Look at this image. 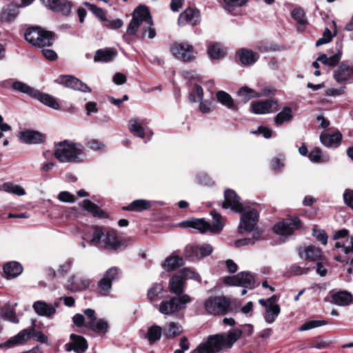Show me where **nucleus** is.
I'll list each match as a JSON object with an SVG mask.
<instances>
[{
	"instance_id": "obj_1",
	"label": "nucleus",
	"mask_w": 353,
	"mask_h": 353,
	"mask_svg": "<svg viewBox=\"0 0 353 353\" xmlns=\"http://www.w3.org/2000/svg\"><path fill=\"white\" fill-rule=\"evenodd\" d=\"M242 330L234 329L227 334H216L210 336L207 341L200 344L194 352L198 353H216L223 348H230L242 336Z\"/></svg>"
},
{
	"instance_id": "obj_2",
	"label": "nucleus",
	"mask_w": 353,
	"mask_h": 353,
	"mask_svg": "<svg viewBox=\"0 0 353 353\" xmlns=\"http://www.w3.org/2000/svg\"><path fill=\"white\" fill-rule=\"evenodd\" d=\"M83 146L67 140L55 145L54 155L61 163H77L82 161Z\"/></svg>"
},
{
	"instance_id": "obj_3",
	"label": "nucleus",
	"mask_w": 353,
	"mask_h": 353,
	"mask_svg": "<svg viewBox=\"0 0 353 353\" xmlns=\"http://www.w3.org/2000/svg\"><path fill=\"white\" fill-rule=\"evenodd\" d=\"M25 39L33 46L41 49L52 46L54 36L52 32L38 27H32L27 30Z\"/></svg>"
},
{
	"instance_id": "obj_4",
	"label": "nucleus",
	"mask_w": 353,
	"mask_h": 353,
	"mask_svg": "<svg viewBox=\"0 0 353 353\" xmlns=\"http://www.w3.org/2000/svg\"><path fill=\"white\" fill-rule=\"evenodd\" d=\"M41 343H46L48 337L41 332L37 331L34 329H25L17 335L10 337L5 343L1 344V347L11 348L18 345H23L28 342L30 338Z\"/></svg>"
},
{
	"instance_id": "obj_5",
	"label": "nucleus",
	"mask_w": 353,
	"mask_h": 353,
	"mask_svg": "<svg viewBox=\"0 0 353 353\" xmlns=\"http://www.w3.org/2000/svg\"><path fill=\"white\" fill-rule=\"evenodd\" d=\"M191 301V297L186 294H182L180 296H172L160 303L159 305V311L163 315L173 316L179 311L185 309L186 305Z\"/></svg>"
},
{
	"instance_id": "obj_6",
	"label": "nucleus",
	"mask_w": 353,
	"mask_h": 353,
	"mask_svg": "<svg viewBox=\"0 0 353 353\" xmlns=\"http://www.w3.org/2000/svg\"><path fill=\"white\" fill-rule=\"evenodd\" d=\"M143 22L146 25L153 26L152 16L148 8L144 6H139L132 12V18L127 27V34L131 36L134 35Z\"/></svg>"
},
{
	"instance_id": "obj_7",
	"label": "nucleus",
	"mask_w": 353,
	"mask_h": 353,
	"mask_svg": "<svg viewBox=\"0 0 353 353\" xmlns=\"http://www.w3.org/2000/svg\"><path fill=\"white\" fill-rule=\"evenodd\" d=\"M186 279L200 280L199 274L189 268H183L173 275L170 281V292L176 296L182 295Z\"/></svg>"
},
{
	"instance_id": "obj_8",
	"label": "nucleus",
	"mask_w": 353,
	"mask_h": 353,
	"mask_svg": "<svg viewBox=\"0 0 353 353\" xmlns=\"http://www.w3.org/2000/svg\"><path fill=\"white\" fill-rule=\"evenodd\" d=\"M203 306L208 314L223 315L228 312L230 302L223 296H211L204 301Z\"/></svg>"
},
{
	"instance_id": "obj_9",
	"label": "nucleus",
	"mask_w": 353,
	"mask_h": 353,
	"mask_svg": "<svg viewBox=\"0 0 353 353\" xmlns=\"http://www.w3.org/2000/svg\"><path fill=\"white\" fill-rule=\"evenodd\" d=\"M170 52L173 56L184 62L193 61L196 52L194 47L188 43H174L170 46Z\"/></svg>"
},
{
	"instance_id": "obj_10",
	"label": "nucleus",
	"mask_w": 353,
	"mask_h": 353,
	"mask_svg": "<svg viewBox=\"0 0 353 353\" xmlns=\"http://www.w3.org/2000/svg\"><path fill=\"white\" fill-rule=\"evenodd\" d=\"M224 283L228 285L242 286L250 289H253L255 287L254 276L247 272H242L235 276L225 277Z\"/></svg>"
},
{
	"instance_id": "obj_11",
	"label": "nucleus",
	"mask_w": 353,
	"mask_h": 353,
	"mask_svg": "<svg viewBox=\"0 0 353 353\" xmlns=\"http://www.w3.org/2000/svg\"><path fill=\"white\" fill-rule=\"evenodd\" d=\"M349 232L346 229H342L336 232L333 239L337 241L335 243L336 248H341L345 254L353 253V236H349Z\"/></svg>"
},
{
	"instance_id": "obj_12",
	"label": "nucleus",
	"mask_w": 353,
	"mask_h": 353,
	"mask_svg": "<svg viewBox=\"0 0 353 353\" xmlns=\"http://www.w3.org/2000/svg\"><path fill=\"white\" fill-rule=\"evenodd\" d=\"M241 218V223L239 230L241 232L243 231L252 232L255 228L258 222V213L254 209L247 208L244 207Z\"/></svg>"
},
{
	"instance_id": "obj_13",
	"label": "nucleus",
	"mask_w": 353,
	"mask_h": 353,
	"mask_svg": "<svg viewBox=\"0 0 353 353\" xmlns=\"http://www.w3.org/2000/svg\"><path fill=\"white\" fill-rule=\"evenodd\" d=\"M300 226V220L297 217H292L279 222L274 225V230L281 236H289Z\"/></svg>"
},
{
	"instance_id": "obj_14",
	"label": "nucleus",
	"mask_w": 353,
	"mask_h": 353,
	"mask_svg": "<svg viewBox=\"0 0 353 353\" xmlns=\"http://www.w3.org/2000/svg\"><path fill=\"white\" fill-rule=\"evenodd\" d=\"M88 348L86 339L80 335L71 334L70 341L65 344L64 349L66 352L74 351L75 353H84Z\"/></svg>"
},
{
	"instance_id": "obj_15",
	"label": "nucleus",
	"mask_w": 353,
	"mask_h": 353,
	"mask_svg": "<svg viewBox=\"0 0 353 353\" xmlns=\"http://www.w3.org/2000/svg\"><path fill=\"white\" fill-rule=\"evenodd\" d=\"M223 208H230L236 212H243L244 205L240 202V198L234 191L227 190L224 193V201L222 204Z\"/></svg>"
},
{
	"instance_id": "obj_16",
	"label": "nucleus",
	"mask_w": 353,
	"mask_h": 353,
	"mask_svg": "<svg viewBox=\"0 0 353 353\" xmlns=\"http://www.w3.org/2000/svg\"><path fill=\"white\" fill-rule=\"evenodd\" d=\"M279 104L274 100L257 101L251 104V110L256 114H265L276 112Z\"/></svg>"
},
{
	"instance_id": "obj_17",
	"label": "nucleus",
	"mask_w": 353,
	"mask_h": 353,
	"mask_svg": "<svg viewBox=\"0 0 353 353\" xmlns=\"http://www.w3.org/2000/svg\"><path fill=\"white\" fill-rule=\"evenodd\" d=\"M118 275V270L115 268L108 270L103 275V277L99 281L98 286L100 292L103 295H107L112 288V282Z\"/></svg>"
},
{
	"instance_id": "obj_18",
	"label": "nucleus",
	"mask_w": 353,
	"mask_h": 353,
	"mask_svg": "<svg viewBox=\"0 0 353 353\" xmlns=\"http://www.w3.org/2000/svg\"><path fill=\"white\" fill-rule=\"evenodd\" d=\"M213 251V248L210 244L203 245H188L185 248V255L188 257L202 258L209 256Z\"/></svg>"
},
{
	"instance_id": "obj_19",
	"label": "nucleus",
	"mask_w": 353,
	"mask_h": 353,
	"mask_svg": "<svg viewBox=\"0 0 353 353\" xmlns=\"http://www.w3.org/2000/svg\"><path fill=\"white\" fill-rule=\"evenodd\" d=\"M200 21V14L197 10L187 8L183 12L178 19V24L184 26L189 24L190 26H196Z\"/></svg>"
},
{
	"instance_id": "obj_20",
	"label": "nucleus",
	"mask_w": 353,
	"mask_h": 353,
	"mask_svg": "<svg viewBox=\"0 0 353 353\" xmlns=\"http://www.w3.org/2000/svg\"><path fill=\"white\" fill-rule=\"evenodd\" d=\"M353 75V66L351 68L345 63L342 62L334 70L333 77L339 83L347 81Z\"/></svg>"
},
{
	"instance_id": "obj_21",
	"label": "nucleus",
	"mask_w": 353,
	"mask_h": 353,
	"mask_svg": "<svg viewBox=\"0 0 353 353\" xmlns=\"http://www.w3.org/2000/svg\"><path fill=\"white\" fill-rule=\"evenodd\" d=\"M61 82L65 87L73 90L81 92H91V89L86 84L72 76L65 75L61 77Z\"/></svg>"
},
{
	"instance_id": "obj_22",
	"label": "nucleus",
	"mask_w": 353,
	"mask_h": 353,
	"mask_svg": "<svg viewBox=\"0 0 353 353\" xmlns=\"http://www.w3.org/2000/svg\"><path fill=\"white\" fill-rule=\"evenodd\" d=\"M299 254L303 259L309 260L310 261H318L322 257L321 250L314 245H308L300 248Z\"/></svg>"
},
{
	"instance_id": "obj_23",
	"label": "nucleus",
	"mask_w": 353,
	"mask_h": 353,
	"mask_svg": "<svg viewBox=\"0 0 353 353\" xmlns=\"http://www.w3.org/2000/svg\"><path fill=\"white\" fill-rule=\"evenodd\" d=\"M50 9L68 15L71 11V3L68 0H41Z\"/></svg>"
},
{
	"instance_id": "obj_24",
	"label": "nucleus",
	"mask_w": 353,
	"mask_h": 353,
	"mask_svg": "<svg viewBox=\"0 0 353 353\" xmlns=\"http://www.w3.org/2000/svg\"><path fill=\"white\" fill-rule=\"evenodd\" d=\"M19 137L23 142L28 144L42 143L45 138L41 133L34 130L21 132L19 133Z\"/></svg>"
},
{
	"instance_id": "obj_25",
	"label": "nucleus",
	"mask_w": 353,
	"mask_h": 353,
	"mask_svg": "<svg viewBox=\"0 0 353 353\" xmlns=\"http://www.w3.org/2000/svg\"><path fill=\"white\" fill-rule=\"evenodd\" d=\"M342 139V134L339 131H336L332 134L322 133L320 135V140L323 145L326 147L336 148L339 145Z\"/></svg>"
},
{
	"instance_id": "obj_26",
	"label": "nucleus",
	"mask_w": 353,
	"mask_h": 353,
	"mask_svg": "<svg viewBox=\"0 0 353 353\" xmlns=\"http://www.w3.org/2000/svg\"><path fill=\"white\" fill-rule=\"evenodd\" d=\"M32 307L34 312L39 316L50 317L55 314L54 307L48 304L45 301H36Z\"/></svg>"
},
{
	"instance_id": "obj_27",
	"label": "nucleus",
	"mask_w": 353,
	"mask_h": 353,
	"mask_svg": "<svg viewBox=\"0 0 353 353\" xmlns=\"http://www.w3.org/2000/svg\"><path fill=\"white\" fill-rule=\"evenodd\" d=\"M34 98L37 99L45 105L49 106L51 108L54 110L60 109L59 104L57 99L48 94L43 93L37 90Z\"/></svg>"
},
{
	"instance_id": "obj_28",
	"label": "nucleus",
	"mask_w": 353,
	"mask_h": 353,
	"mask_svg": "<svg viewBox=\"0 0 353 353\" xmlns=\"http://www.w3.org/2000/svg\"><path fill=\"white\" fill-rule=\"evenodd\" d=\"M4 273L8 279H14L20 275L23 271L21 265L15 261L7 263L3 267Z\"/></svg>"
},
{
	"instance_id": "obj_29",
	"label": "nucleus",
	"mask_w": 353,
	"mask_h": 353,
	"mask_svg": "<svg viewBox=\"0 0 353 353\" xmlns=\"http://www.w3.org/2000/svg\"><path fill=\"white\" fill-rule=\"evenodd\" d=\"M237 54L243 65H251L254 63L259 59V55L251 50L241 49L238 51Z\"/></svg>"
},
{
	"instance_id": "obj_30",
	"label": "nucleus",
	"mask_w": 353,
	"mask_h": 353,
	"mask_svg": "<svg viewBox=\"0 0 353 353\" xmlns=\"http://www.w3.org/2000/svg\"><path fill=\"white\" fill-rule=\"evenodd\" d=\"M333 302L336 305L345 306L352 301V295L347 291H339L332 296Z\"/></svg>"
},
{
	"instance_id": "obj_31",
	"label": "nucleus",
	"mask_w": 353,
	"mask_h": 353,
	"mask_svg": "<svg viewBox=\"0 0 353 353\" xmlns=\"http://www.w3.org/2000/svg\"><path fill=\"white\" fill-rule=\"evenodd\" d=\"M293 117L292 110L289 106H285L282 110L274 117V123L276 125H281L285 123L291 121Z\"/></svg>"
},
{
	"instance_id": "obj_32",
	"label": "nucleus",
	"mask_w": 353,
	"mask_h": 353,
	"mask_svg": "<svg viewBox=\"0 0 353 353\" xmlns=\"http://www.w3.org/2000/svg\"><path fill=\"white\" fill-rule=\"evenodd\" d=\"M184 226L198 230L201 233L209 231L210 223L203 219H193L183 223Z\"/></svg>"
},
{
	"instance_id": "obj_33",
	"label": "nucleus",
	"mask_w": 353,
	"mask_h": 353,
	"mask_svg": "<svg viewBox=\"0 0 353 353\" xmlns=\"http://www.w3.org/2000/svg\"><path fill=\"white\" fill-rule=\"evenodd\" d=\"M182 332L181 325L179 323L172 321L168 323L165 327L163 335L165 338L172 339L179 336Z\"/></svg>"
},
{
	"instance_id": "obj_34",
	"label": "nucleus",
	"mask_w": 353,
	"mask_h": 353,
	"mask_svg": "<svg viewBox=\"0 0 353 353\" xmlns=\"http://www.w3.org/2000/svg\"><path fill=\"white\" fill-rule=\"evenodd\" d=\"M128 128L130 132L135 137L139 138L145 137V130L142 125V123L137 118H132L129 121Z\"/></svg>"
},
{
	"instance_id": "obj_35",
	"label": "nucleus",
	"mask_w": 353,
	"mask_h": 353,
	"mask_svg": "<svg viewBox=\"0 0 353 353\" xmlns=\"http://www.w3.org/2000/svg\"><path fill=\"white\" fill-rule=\"evenodd\" d=\"M121 243L119 241L116 233L114 231L108 232L103 239V245L104 248L115 250L120 246Z\"/></svg>"
},
{
	"instance_id": "obj_36",
	"label": "nucleus",
	"mask_w": 353,
	"mask_h": 353,
	"mask_svg": "<svg viewBox=\"0 0 353 353\" xmlns=\"http://www.w3.org/2000/svg\"><path fill=\"white\" fill-rule=\"evenodd\" d=\"M117 55V52L112 49L99 50L97 51L94 61L108 62L112 61Z\"/></svg>"
},
{
	"instance_id": "obj_37",
	"label": "nucleus",
	"mask_w": 353,
	"mask_h": 353,
	"mask_svg": "<svg viewBox=\"0 0 353 353\" xmlns=\"http://www.w3.org/2000/svg\"><path fill=\"white\" fill-rule=\"evenodd\" d=\"M86 327L97 333H105L109 327L108 322L102 319H97L93 323L86 322Z\"/></svg>"
},
{
	"instance_id": "obj_38",
	"label": "nucleus",
	"mask_w": 353,
	"mask_h": 353,
	"mask_svg": "<svg viewBox=\"0 0 353 353\" xmlns=\"http://www.w3.org/2000/svg\"><path fill=\"white\" fill-rule=\"evenodd\" d=\"M151 207V202L144 199H138L132 201L129 205L125 208L128 211L141 212L149 209Z\"/></svg>"
},
{
	"instance_id": "obj_39",
	"label": "nucleus",
	"mask_w": 353,
	"mask_h": 353,
	"mask_svg": "<svg viewBox=\"0 0 353 353\" xmlns=\"http://www.w3.org/2000/svg\"><path fill=\"white\" fill-rule=\"evenodd\" d=\"M225 54V50L218 43L210 44L208 47V54L211 59H220Z\"/></svg>"
},
{
	"instance_id": "obj_40",
	"label": "nucleus",
	"mask_w": 353,
	"mask_h": 353,
	"mask_svg": "<svg viewBox=\"0 0 353 353\" xmlns=\"http://www.w3.org/2000/svg\"><path fill=\"white\" fill-rule=\"evenodd\" d=\"M216 99L220 103L225 105L228 108L234 110H236V107L234 103L232 98L227 92L222 90L217 92Z\"/></svg>"
},
{
	"instance_id": "obj_41",
	"label": "nucleus",
	"mask_w": 353,
	"mask_h": 353,
	"mask_svg": "<svg viewBox=\"0 0 353 353\" xmlns=\"http://www.w3.org/2000/svg\"><path fill=\"white\" fill-rule=\"evenodd\" d=\"M183 265V259L177 256H171L167 258L164 263L162 264V267L166 271H173L178 267Z\"/></svg>"
},
{
	"instance_id": "obj_42",
	"label": "nucleus",
	"mask_w": 353,
	"mask_h": 353,
	"mask_svg": "<svg viewBox=\"0 0 353 353\" xmlns=\"http://www.w3.org/2000/svg\"><path fill=\"white\" fill-rule=\"evenodd\" d=\"M162 333L163 331L161 327L157 325H153L148 328L146 338L149 343L152 344L161 339Z\"/></svg>"
},
{
	"instance_id": "obj_43",
	"label": "nucleus",
	"mask_w": 353,
	"mask_h": 353,
	"mask_svg": "<svg viewBox=\"0 0 353 353\" xmlns=\"http://www.w3.org/2000/svg\"><path fill=\"white\" fill-rule=\"evenodd\" d=\"M238 95L241 98V101L243 103H247L249 100L252 98H259L260 97V94H259L258 92H256L253 89H251L247 86H244L241 88L238 91Z\"/></svg>"
},
{
	"instance_id": "obj_44",
	"label": "nucleus",
	"mask_w": 353,
	"mask_h": 353,
	"mask_svg": "<svg viewBox=\"0 0 353 353\" xmlns=\"http://www.w3.org/2000/svg\"><path fill=\"white\" fill-rule=\"evenodd\" d=\"M12 88L18 92L27 94L32 97H34L37 90L30 87L28 85L21 81H16L13 82Z\"/></svg>"
},
{
	"instance_id": "obj_45",
	"label": "nucleus",
	"mask_w": 353,
	"mask_h": 353,
	"mask_svg": "<svg viewBox=\"0 0 353 353\" xmlns=\"http://www.w3.org/2000/svg\"><path fill=\"white\" fill-rule=\"evenodd\" d=\"M0 315L3 319L10 321L12 323H17L19 319L17 314L10 305H6L1 309Z\"/></svg>"
},
{
	"instance_id": "obj_46",
	"label": "nucleus",
	"mask_w": 353,
	"mask_h": 353,
	"mask_svg": "<svg viewBox=\"0 0 353 353\" xmlns=\"http://www.w3.org/2000/svg\"><path fill=\"white\" fill-rule=\"evenodd\" d=\"M19 12L17 8L14 6H8L6 8L3 9L1 14V19L4 21H12L16 19Z\"/></svg>"
},
{
	"instance_id": "obj_47",
	"label": "nucleus",
	"mask_w": 353,
	"mask_h": 353,
	"mask_svg": "<svg viewBox=\"0 0 353 353\" xmlns=\"http://www.w3.org/2000/svg\"><path fill=\"white\" fill-rule=\"evenodd\" d=\"M281 312L279 305L268 306L265 308V320L268 323H272Z\"/></svg>"
},
{
	"instance_id": "obj_48",
	"label": "nucleus",
	"mask_w": 353,
	"mask_h": 353,
	"mask_svg": "<svg viewBox=\"0 0 353 353\" xmlns=\"http://www.w3.org/2000/svg\"><path fill=\"white\" fill-rule=\"evenodd\" d=\"M213 218L212 225L210 224L209 231L211 232H219L223 228L222 216L214 211L211 212Z\"/></svg>"
},
{
	"instance_id": "obj_49",
	"label": "nucleus",
	"mask_w": 353,
	"mask_h": 353,
	"mask_svg": "<svg viewBox=\"0 0 353 353\" xmlns=\"http://www.w3.org/2000/svg\"><path fill=\"white\" fill-rule=\"evenodd\" d=\"M292 17L296 21L299 25V29L305 27L307 24V21L305 18V12L300 8L294 9L291 13Z\"/></svg>"
},
{
	"instance_id": "obj_50",
	"label": "nucleus",
	"mask_w": 353,
	"mask_h": 353,
	"mask_svg": "<svg viewBox=\"0 0 353 353\" xmlns=\"http://www.w3.org/2000/svg\"><path fill=\"white\" fill-rule=\"evenodd\" d=\"M2 190L8 193H12L18 196L25 194V190L20 185L11 183H6L2 185Z\"/></svg>"
},
{
	"instance_id": "obj_51",
	"label": "nucleus",
	"mask_w": 353,
	"mask_h": 353,
	"mask_svg": "<svg viewBox=\"0 0 353 353\" xmlns=\"http://www.w3.org/2000/svg\"><path fill=\"white\" fill-rule=\"evenodd\" d=\"M163 287L160 283H154L148 291V297L151 302L157 300L162 294Z\"/></svg>"
},
{
	"instance_id": "obj_52",
	"label": "nucleus",
	"mask_w": 353,
	"mask_h": 353,
	"mask_svg": "<svg viewBox=\"0 0 353 353\" xmlns=\"http://www.w3.org/2000/svg\"><path fill=\"white\" fill-rule=\"evenodd\" d=\"M83 207L89 212L92 213L94 216H102L103 212L99 208V207L91 202L90 200L85 199L83 201Z\"/></svg>"
},
{
	"instance_id": "obj_53",
	"label": "nucleus",
	"mask_w": 353,
	"mask_h": 353,
	"mask_svg": "<svg viewBox=\"0 0 353 353\" xmlns=\"http://www.w3.org/2000/svg\"><path fill=\"white\" fill-rule=\"evenodd\" d=\"M104 236L105 234L103 233L102 229L99 227H95L94 228L91 243L94 245L102 246Z\"/></svg>"
},
{
	"instance_id": "obj_54",
	"label": "nucleus",
	"mask_w": 353,
	"mask_h": 353,
	"mask_svg": "<svg viewBox=\"0 0 353 353\" xmlns=\"http://www.w3.org/2000/svg\"><path fill=\"white\" fill-rule=\"evenodd\" d=\"M225 8L232 12L236 8H240L246 4L248 0H223Z\"/></svg>"
},
{
	"instance_id": "obj_55",
	"label": "nucleus",
	"mask_w": 353,
	"mask_h": 353,
	"mask_svg": "<svg viewBox=\"0 0 353 353\" xmlns=\"http://www.w3.org/2000/svg\"><path fill=\"white\" fill-rule=\"evenodd\" d=\"M309 159L315 163L327 162L329 161L327 155H322L321 152L319 149L313 150L309 154Z\"/></svg>"
},
{
	"instance_id": "obj_56",
	"label": "nucleus",
	"mask_w": 353,
	"mask_h": 353,
	"mask_svg": "<svg viewBox=\"0 0 353 353\" xmlns=\"http://www.w3.org/2000/svg\"><path fill=\"white\" fill-rule=\"evenodd\" d=\"M203 99V90L199 85H196L192 92L190 93L189 100L192 102L202 101Z\"/></svg>"
},
{
	"instance_id": "obj_57",
	"label": "nucleus",
	"mask_w": 353,
	"mask_h": 353,
	"mask_svg": "<svg viewBox=\"0 0 353 353\" xmlns=\"http://www.w3.org/2000/svg\"><path fill=\"white\" fill-rule=\"evenodd\" d=\"M325 321H310L303 324L299 329V331H307L315 327L326 325Z\"/></svg>"
},
{
	"instance_id": "obj_58",
	"label": "nucleus",
	"mask_w": 353,
	"mask_h": 353,
	"mask_svg": "<svg viewBox=\"0 0 353 353\" xmlns=\"http://www.w3.org/2000/svg\"><path fill=\"white\" fill-rule=\"evenodd\" d=\"M83 4L86 6L88 9L97 17H99L101 21H105V16L104 11L96 6L94 4H91L88 2H84Z\"/></svg>"
},
{
	"instance_id": "obj_59",
	"label": "nucleus",
	"mask_w": 353,
	"mask_h": 353,
	"mask_svg": "<svg viewBox=\"0 0 353 353\" xmlns=\"http://www.w3.org/2000/svg\"><path fill=\"white\" fill-rule=\"evenodd\" d=\"M332 34L331 31L328 28H325L323 37L316 41V46H320L321 45L326 44L332 40Z\"/></svg>"
},
{
	"instance_id": "obj_60",
	"label": "nucleus",
	"mask_w": 353,
	"mask_h": 353,
	"mask_svg": "<svg viewBox=\"0 0 353 353\" xmlns=\"http://www.w3.org/2000/svg\"><path fill=\"white\" fill-rule=\"evenodd\" d=\"M105 24L104 26L109 28V29H112V30H117L119 28H120L121 27H122L123 23L122 21V20L121 19H114V20H108L106 18H105V21H103Z\"/></svg>"
},
{
	"instance_id": "obj_61",
	"label": "nucleus",
	"mask_w": 353,
	"mask_h": 353,
	"mask_svg": "<svg viewBox=\"0 0 353 353\" xmlns=\"http://www.w3.org/2000/svg\"><path fill=\"white\" fill-rule=\"evenodd\" d=\"M86 145L90 150L97 151L102 150L105 148V145L100 141L97 139H92L86 143Z\"/></svg>"
},
{
	"instance_id": "obj_62",
	"label": "nucleus",
	"mask_w": 353,
	"mask_h": 353,
	"mask_svg": "<svg viewBox=\"0 0 353 353\" xmlns=\"http://www.w3.org/2000/svg\"><path fill=\"white\" fill-rule=\"evenodd\" d=\"M312 234L323 245L327 244V236L323 230L313 229Z\"/></svg>"
},
{
	"instance_id": "obj_63",
	"label": "nucleus",
	"mask_w": 353,
	"mask_h": 353,
	"mask_svg": "<svg viewBox=\"0 0 353 353\" xmlns=\"http://www.w3.org/2000/svg\"><path fill=\"white\" fill-rule=\"evenodd\" d=\"M271 168L274 170H281L284 165V159L280 157H274L271 160Z\"/></svg>"
},
{
	"instance_id": "obj_64",
	"label": "nucleus",
	"mask_w": 353,
	"mask_h": 353,
	"mask_svg": "<svg viewBox=\"0 0 353 353\" xmlns=\"http://www.w3.org/2000/svg\"><path fill=\"white\" fill-rule=\"evenodd\" d=\"M343 199L346 205L353 209V190H345L343 193Z\"/></svg>"
}]
</instances>
